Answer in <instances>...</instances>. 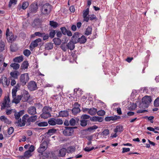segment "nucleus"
I'll return each mask as SVG.
<instances>
[{"label": "nucleus", "instance_id": "nucleus-64", "mask_svg": "<svg viewBox=\"0 0 159 159\" xmlns=\"http://www.w3.org/2000/svg\"><path fill=\"white\" fill-rule=\"evenodd\" d=\"M43 33H40L39 32H35L34 33V35H35V36H38L39 37H42V36H43Z\"/></svg>", "mask_w": 159, "mask_h": 159}, {"label": "nucleus", "instance_id": "nucleus-54", "mask_svg": "<svg viewBox=\"0 0 159 159\" xmlns=\"http://www.w3.org/2000/svg\"><path fill=\"white\" fill-rule=\"evenodd\" d=\"M2 80H3V83H5L6 85L7 86H8L10 84V80H8L6 77H4L2 79Z\"/></svg>", "mask_w": 159, "mask_h": 159}, {"label": "nucleus", "instance_id": "nucleus-17", "mask_svg": "<svg viewBox=\"0 0 159 159\" xmlns=\"http://www.w3.org/2000/svg\"><path fill=\"white\" fill-rule=\"evenodd\" d=\"M24 112V111L21 110L19 112H17L16 111L14 112V116L16 120H17L19 119L20 116H22Z\"/></svg>", "mask_w": 159, "mask_h": 159}, {"label": "nucleus", "instance_id": "nucleus-38", "mask_svg": "<svg viewBox=\"0 0 159 159\" xmlns=\"http://www.w3.org/2000/svg\"><path fill=\"white\" fill-rule=\"evenodd\" d=\"M28 63L27 61H24L21 66V68L22 69H25L27 68L28 66Z\"/></svg>", "mask_w": 159, "mask_h": 159}, {"label": "nucleus", "instance_id": "nucleus-44", "mask_svg": "<svg viewBox=\"0 0 159 159\" xmlns=\"http://www.w3.org/2000/svg\"><path fill=\"white\" fill-rule=\"evenodd\" d=\"M109 131L108 129H104L101 135L106 136L109 135Z\"/></svg>", "mask_w": 159, "mask_h": 159}, {"label": "nucleus", "instance_id": "nucleus-59", "mask_svg": "<svg viewBox=\"0 0 159 159\" xmlns=\"http://www.w3.org/2000/svg\"><path fill=\"white\" fill-rule=\"evenodd\" d=\"M5 45L3 42H0V52L2 51L4 49Z\"/></svg>", "mask_w": 159, "mask_h": 159}, {"label": "nucleus", "instance_id": "nucleus-20", "mask_svg": "<svg viewBox=\"0 0 159 159\" xmlns=\"http://www.w3.org/2000/svg\"><path fill=\"white\" fill-rule=\"evenodd\" d=\"M75 43H73L71 40L67 44L68 49H70V50H74L75 48Z\"/></svg>", "mask_w": 159, "mask_h": 159}, {"label": "nucleus", "instance_id": "nucleus-4", "mask_svg": "<svg viewBox=\"0 0 159 159\" xmlns=\"http://www.w3.org/2000/svg\"><path fill=\"white\" fill-rule=\"evenodd\" d=\"M77 127H65V129L62 131L63 134L65 136H71L72 135L74 132V129H76Z\"/></svg>", "mask_w": 159, "mask_h": 159}, {"label": "nucleus", "instance_id": "nucleus-35", "mask_svg": "<svg viewBox=\"0 0 159 159\" xmlns=\"http://www.w3.org/2000/svg\"><path fill=\"white\" fill-rule=\"evenodd\" d=\"M10 66L11 67H12L13 69L17 70L19 68L20 65L18 63H11L10 65Z\"/></svg>", "mask_w": 159, "mask_h": 159}, {"label": "nucleus", "instance_id": "nucleus-9", "mask_svg": "<svg viewBox=\"0 0 159 159\" xmlns=\"http://www.w3.org/2000/svg\"><path fill=\"white\" fill-rule=\"evenodd\" d=\"M74 107L72 109V112L73 114L75 115L80 111V109L79 107L80 105L78 103V102H75L74 104Z\"/></svg>", "mask_w": 159, "mask_h": 159}, {"label": "nucleus", "instance_id": "nucleus-28", "mask_svg": "<svg viewBox=\"0 0 159 159\" xmlns=\"http://www.w3.org/2000/svg\"><path fill=\"white\" fill-rule=\"evenodd\" d=\"M86 38L83 35L81 36H80V35L79 41V43H80V44L84 43L86 42Z\"/></svg>", "mask_w": 159, "mask_h": 159}, {"label": "nucleus", "instance_id": "nucleus-45", "mask_svg": "<svg viewBox=\"0 0 159 159\" xmlns=\"http://www.w3.org/2000/svg\"><path fill=\"white\" fill-rule=\"evenodd\" d=\"M37 125L39 126H46L48 125V123L47 122H40L37 123Z\"/></svg>", "mask_w": 159, "mask_h": 159}, {"label": "nucleus", "instance_id": "nucleus-11", "mask_svg": "<svg viewBox=\"0 0 159 159\" xmlns=\"http://www.w3.org/2000/svg\"><path fill=\"white\" fill-rule=\"evenodd\" d=\"M80 35L79 33H75L72 37L71 40L75 43H79Z\"/></svg>", "mask_w": 159, "mask_h": 159}, {"label": "nucleus", "instance_id": "nucleus-46", "mask_svg": "<svg viewBox=\"0 0 159 159\" xmlns=\"http://www.w3.org/2000/svg\"><path fill=\"white\" fill-rule=\"evenodd\" d=\"M97 113L98 115L100 116H103L105 115V112L103 110H99L98 111H97Z\"/></svg>", "mask_w": 159, "mask_h": 159}, {"label": "nucleus", "instance_id": "nucleus-25", "mask_svg": "<svg viewBox=\"0 0 159 159\" xmlns=\"http://www.w3.org/2000/svg\"><path fill=\"white\" fill-rule=\"evenodd\" d=\"M21 95H19L14 97L12 101V102L17 104L19 103L22 98Z\"/></svg>", "mask_w": 159, "mask_h": 159}, {"label": "nucleus", "instance_id": "nucleus-40", "mask_svg": "<svg viewBox=\"0 0 159 159\" xmlns=\"http://www.w3.org/2000/svg\"><path fill=\"white\" fill-rule=\"evenodd\" d=\"M92 30V28L90 27H88L86 29L85 32V34L89 35L91 34Z\"/></svg>", "mask_w": 159, "mask_h": 159}, {"label": "nucleus", "instance_id": "nucleus-52", "mask_svg": "<svg viewBox=\"0 0 159 159\" xmlns=\"http://www.w3.org/2000/svg\"><path fill=\"white\" fill-rule=\"evenodd\" d=\"M69 123L70 125L72 126H75L76 124L75 120V119L72 118L69 121Z\"/></svg>", "mask_w": 159, "mask_h": 159}, {"label": "nucleus", "instance_id": "nucleus-3", "mask_svg": "<svg viewBox=\"0 0 159 159\" xmlns=\"http://www.w3.org/2000/svg\"><path fill=\"white\" fill-rule=\"evenodd\" d=\"M52 111V108L49 106H46L44 107L42 110V113L41 115V118L47 119L51 116L50 112Z\"/></svg>", "mask_w": 159, "mask_h": 159}, {"label": "nucleus", "instance_id": "nucleus-19", "mask_svg": "<svg viewBox=\"0 0 159 159\" xmlns=\"http://www.w3.org/2000/svg\"><path fill=\"white\" fill-rule=\"evenodd\" d=\"M37 116H31L27 120V125H29L30 124V122H34L37 120Z\"/></svg>", "mask_w": 159, "mask_h": 159}, {"label": "nucleus", "instance_id": "nucleus-61", "mask_svg": "<svg viewBox=\"0 0 159 159\" xmlns=\"http://www.w3.org/2000/svg\"><path fill=\"white\" fill-rule=\"evenodd\" d=\"M17 2V0H10L9 4V6L10 7L12 4H16Z\"/></svg>", "mask_w": 159, "mask_h": 159}, {"label": "nucleus", "instance_id": "nucleus-24", "mask_svg": "<svg viewBox=\"0 0 159 159\" xmlns=\"http://www.w3.org/2000/svg\"><path fill=\"white\" fill-rule=\"evenodd\" d=\"M10 75L14 79H17L18 76L20 75L19 72L17 71H14L10 73Z\"/></svg>", "mask_w": 159, "mask_h": 159}, {"label": "nucleus", "instance_id": "nucleus-27", "mask_svg": "<svg viewBox=\"0 0 159 159\" xmlns=\"http://www.w3.org/2000/svg\"><path fill=\"white\" fill-rule=\"evenodd\" d=\"M66 148H63L60 149L59 151L58 156L64 157L66 155Z\"/></svg>", "mask_w": 159, "mask_h": 159}, {"label": "nucleus", "instance_id": "nucleus-41", "mask_svg": "<svg viewBox=\"0 0 159 159\" xmlns=\"http://www.w3.org/2000/svg\"><path fill=\"white\" fill-rule=\"evenodd\" d=\"M17 85L15 87L14 89H13L12 90V97L13 98L16 97V93L17 91Z\"/></svg>", "mask_w": 159, "mask_h": 159}, {"label": "nucleus", "instance_id": "nucleus-26", "mask_svg": "<svg viewBox=\"0 0 159 159\" xmlns=\"http://www.w3.org/2000/svg\"><path fill=\"white\" fill-rule=\"evenodd\" d=\"M97 110L94 107L89 109L88 113L91 116H94L97 113Z\"/></svg>", "mask_w": 159, "mask_h": 159}, {"label": "nucleus", "instance_id": "nucleus-53", "mask_svg": "<svg viewBox=\"0 0 159 159\" xmlns=\"http://www.w3.org/2000/svg\"><path fill=\"white\" fill-rule=\"evenodd\" d=\"M61 48L64 52H66L68 49L67 44L65 45V44H62L60 46Z\"/></svg>", "mask_w": 159, "mask_h": 159}, {"label": "nucleus", "instance_id": "nucleus-32", "mask_svg": "<svg viewBox=\"0 0 159 159\" xmlns=\"http://www.w3.org/2000/svg\"><path fill=\"white\" fill-rule=\"evenodd\" d=\"M23 60V57L22 56H20L15 57L13 59V61L16 62H20Z\"/></svg>", "mask_w": 159, "mask_h": 159}, {"label": "nucleus", "instance_id": "nucleus-56", "mask_svg": "<svg viewBox=\"0 0 159 159\" xmlns=\"http://www.w3.org/2000/svg\"><path fill=\"white\" fill-rule=\"evenodd\" d=\"M60 30L62 33L64 35H66L67 34V30L65 27H63L60 28Z\"/></svg>", "mask_w": 159, "mask_h": 159}, {"label": "nucleus", "instance_id": "nucleus-2", "mask_svg": "<svg viewBox=\"0 0 159 159\" xmlns=\"http://www.w3.org/2000/svg\"><path fill=\"white\" fill-rule=\"evenodd\" d=\"M52 9V6L49 3H46L42 6L41 13L45 16L48 15L51 12Z\"/></svg>", "mask_w": 159, "mask_h": 159}, {"label": "nucleus", "instance_id": "nucleus-23", "mask_svg": "<svg viewBox=\"0 0 159 159\" xmlns=\"http://www.w3.org/2000/svg\"><path fill=\"white\" fill-rule=\"evenodd\" d=\"M29 117V115L27 114H25L22 117V123L21 124H19V126H23L25 125L26 123L27 118Z\"/></svg>", "mask_w": 159, "mask_h": 159}, {"label": "nucleus", "instance_id": "nucleus-22", "mask_svg": "<svg viewBox=\"0 0 159 159\" xmlns=\"http://www.w3.org/2000/svg\"><path fill=\"white\" fill-rule=\"evenodd\" d=\"M59 116L62 117H66L69 115L68 111H61L59 112Z\"/></svg>", "mask_w": 159, "mask_h": 159}, {"label": "nucleus", "instance_id": "nucleus-47", "mask_svg": "<svg viewBox=\"0 0 159 159\" xmlns=\"http://www.w3.org/2000/svg\"><path fill=\"white\" fill-rule=\"evenodd\" d=\"M57 130L54 129H49L47 133L49 135H52L56 132Z\"/></svg>", "mask_w": 159, "mask_h": 159}, {"label": "nucleus", "instance_id": "nucleus-57", "mask_svg": "<svg viewBox=\"0 0 159 159\" xmlns=\"http://www.w3.org/2000/svg\"><path fill=\"white\" fill-rule=\"evenodd\" d=\"M56 30H52L49 33V36L51 38H53L55 34Z\"/></svg>", "mask_w": 159, "mask_h": 159}, {"label": "nucleus", "instance_id": "nucleus-13", "mask_svg": "<svg viewBox=\"0 0 159 159\" xmlns=\"http://www.w3.org/2000/svg\"><path fill=\"white\" fill-rule=\"evenodd\" d=\"M28 113L30 115H34L36 114V110L35 107L31 106L29 107L27 110Z\"/></svg>", "mask_w": 159, "mask_h": 159}, {"label": "nucleus", "instance_id": "nucleus-33", "mask_svg": "<svg viewBox=\"0 0 159 159\" xmlns=\"http://www.w3.org/2000/svg\"><path fill=\"white\" fill-rule=\"evenodd\" d=\"M53 41L54 42V43L56 45H60L61 43V39L58 38H55L53 39Z\"/></svg>", "mask_w": 159, "mask_h": 159}, {"label": "nucleus", "instance_id": "nucleus-39", "mask_svg": "<svg viewBox=\"0 0 159 159\" xmlns=\"http://www.w3.org/2000/svg\"><path fill=\"white\" fill-rule=\"evenodd\" d=\"M66 149L67 152H72L75 151V148L74 146H70L68 147Z\"/></svg>", "mask_w": 159, "mask_h": 159}, {"label": "nucleus", "instance_id": "nucleus-43", "mask_svg": "<svg viewBox=\"0 0 159 159\" xmlns=\"http://www.w3.org/2000/svg\"><path fill=\"white\" fill-rule=\"evenodd\" d=\"M29 3L28 2H24L22 5V8L23 10L25 9L29 6Z\"/></svg>", "mask_w": 159, "mask_h": 159}, {"label": "nucleus", "instance_id": "nucleus-62", "mask_svg": "<svg viewBox=\"0 0 159 159\" xmlns=\"http://www.w3.org/2000/svg\"><path fill=\"white\" fill-rule=\"evenodd\" d=\"M21 123L22 120L20 118L17 120H16L15 122V123L16 125L18 127H21V126H19V124H21Z\"/></svg>", "mask_w": 159, "mask_h": 159}, {"label": "nucleus", "instance_id": "nucleus-8", "mask_svg": "<svg viewBox=\"0 0 159 159\" xmlns=\"http://www.w3.org/2000/svg\"><path fill=\"white\" fill-rule=\"evenodd\" d=\"M38 9V7L37 3H34L31 4L30 6L29 13L27 14L28 16H29V13H35Z\"/></svg>", "mask_w": 159, "mask_h": 159}, {"label": "nucleus", "instance_id": "nucleus-21", "mask_svg": "<svg viewBox=\"0 0 159 159\" xmlns=\"http://www.w3.org/2000/svg\"><path fill=\"white\" fill-rule=\"evenodd\" d=\"M57 152L54 151L51 152L50 154H49V157L51 159H58L59 156L58 155H57Z\"/></svg>", "mask_w": 159, "mask_h": 159}, {"label": "nucleus", "instance_id": "nucleus-58", "mask_svg": "<svg viewBox=\"0 0 159 159\" xmlns=\"http://www.w3.org/2000/svg\"><path fill=\"white\" fill-rule=\"evenodd\" d=\"M154 105L155 107H159V97L157 98L155 100Z\"/></svg>", "mask_w": 159, "mask_h": 159}, {"label": "nucleus", "instance_id": "nucleus-42", "mask_svg": "<svg viewBox=\"0 0 159 159\" xmlns=\"http://www.w3.org/2000/svg\"><path fill=\"white\" fill-rule=\"evenodd\" d=\"M80 125L82 127H84L87 125L88 120L80 119Z\"/></svg>", "mask_w": 159, "mask_h": 159}, {"label": "nucleus", "instance_id": "nucleus-14", "mask_svg": "<svg viewBox=\"0 0 159 159\" xmlns=\"http://www.w3.org/2000/svg\"><path fill=\"white\" fill-rule=\"evenodd\" d=\"M49 154H50V152L46 151L41 153H39V156L40 159H45L48 157Z\"/></svg>", "mask_w": 159, "mask_h": 159}, {"label": "nucleus", "instance_id": "nucleus-7", "mask_svg": "<svg viewBox=\"0 0 159 159\" xmlns=\"http://www.w3.org/2000/svg\"><path fill=\"white\" fill-rule=\"evenodd\" d=\"M47 141H44L41 143L38 149V152L39 153H41L44 152L47 148Z\"/></svg>", "mask_w": 159, "mask_h": 159}, {"label": "nucleus", "instance_id": "nucleus-48", "mask_svg": "<svg viewBox=\"0 0 159 159\" xmlns=\"http://www.w3.org/2000/svg\"><path fill=\"white\" fill-rule=\"evenodd\" d=\"M23 53L25 56L28 57L30 54L31 52L28 49H25Z\"/></svg>", "mask_w": 159, "mask_h": 159}, {"label": "nucleus", "instance_id": "nucleus-29", "mask_svg": "<svg viewBox=\"0 0 159 159\" xmlns=\"http://www.w3.org/2000/svg\"><path fill=\"white\" fill-rule=\"evenodd\" d=\"M118 117H120V116H107L105 118V120L106 121H110L111 120H115L118 119Z\"/></svg>", "mask_w": 159, "mask_h": 159}, {"label": "nucleus", "instance_id": "nucleus-37", "mask_svg": "<svg viewBox=\"0 0 159 159\" xmlns=\"http://www.w3.org/2000/svg\"><path fill=\"white\" fill-rule=\"evenodd\" d=\"M49 25L54 28H57L58 26V24L57 22L52 20L50 21Z\"/></svg>", "mask_w": 159, "mask_h": 159}, {"label": "nucleus", "instance_id": "nucleus-12", "mask_svg": "<svg viewBox=\"0 0 159 159\" xmlns=\"http://www.w3.org/2000/svg\"><path fill=\"white\" fill-rule=\"evenodd\" d=\"M41 41L42 40L40 38H39L32 41L30 46V49H31V48H34L37 47L38 46L39 43L41 42Z\"/></svg>", "mask_w": 159, "mask_h": 159}, {"label": "nucleus", "instance_id": "nucleus-30", "mask_svg": "<svg viewBox=\"0 0 159 159\" xmlns=\"http://www.w3.org/2000/svg\"><path fill=\"white\" fill-rule=\"evenodd\" d=\"M123 130V127L122 125H119L116 126V128L114 129V131L115 133L118 132H121Z\"/></svg>", "mask_w": 159, "mask_h": 159}, {"label": "nucleus", "instance_id": "nucleus-51", "mask_svg": "<svg viewBox=\"0 0 159 159\" xmlns=\"http://www.w3.org/2000/svg\"><path fill=\"white\" fill-rule=\"evenodd\" d=\"M56 125V124L58 125H62L63 123V121L61 119H60L55 118Z\"/></svg>", "mask_w": 159, "mask_h": 159}, {"label": "nucleus", "instance_id": "nucleus-60", "mask_svg": "<svg viewBox=\"0 0 159 159\" xmlns=\"http://www.w3.org/2000/svg\"><path fill=\"white\" fill-rule=\"evenodd\" d=\"M98 128V127L96 125H94L88 128V130L89 131H91L93 130L97 129Z\"/></svg>", "mask_w": 159, "mask_h": 159}, {"label": "nucleus", "instance_id": "nucleus-49", "mask_svg": "<svg viewBox=\"0 0 159 159\" xmlns=\"http://www.w3.org/2000/svg\"><path fill=\"white\" fill-rule=\"evenodd\" d=\"M90 116L87 115H82L80 117V119H82L84 120H86L87 119H88L90 118Z\"/></svg>", "mask_w": 159, "mask_h": 159}, {"label": "nucleus", "instance_id": "nucleus-5", "mask_svg": "<svg viewBox=\"0 0 159 159\" xmlns=\"http://www.w3.org/2000/svg\"><path fill=\"white\" fill-rule=\"evenodd\" d=\"M1 106V110L4 109L5 107H10V99L8 96H5Z\"/></svg>", "mask_w": 159, "mask_h": 159}, {"label": "nucleus", "instance_id": "nucleus-10", "mask_svg": "<svg viewBox=\"0 0 159 159\" xmlns=\"http://www.w3.org/2000/svg\"><path fill=\"white\" fill-rule=\"evenodd\" d=\"M28 89L31 91H33L36 90L37 87L36 83L33 81L30 82L28 85Z\"/></svg>", "mask_w": 159, "mask_h": 159}, {"label": "nucleus", "instance_id": "nucleus-36", "mask_svg": "<svg viewBox=\"0 0 159 159\" xmlns=\"http://www.w3.org/2000/svg\"><path fill=\"white\" fill-rule=\"evenodd\" d=\"M48 123L51 125H56L55 118H52L48 120Z\"/></svg>", "mask_w": 159, "mask_h": 159}, {"label": "nucleus", "instance_id": "nucleus-31", "mask_svg": "<svg viewBox=\"0 0 159 159\" xmlns=\"http://www.w3.org/2000/svg\"><path fill=\"white\" fill-rule=\"evenodd\" d=\"M0 120L2 121H3L5 123L10 124L11 123V122L9 121L8 119L4 116H2L0 117Z\"/></svg>", "mask_w": 159, "mask_h": 159}, {"label": "nucleus", "instance_id": "nucleus-34", "mask_svg": "<svg viewBox=\"0 0 159 159\" xmlns=\"http://www.w3.org/2000/svg\"><path fill=\"white\" fill-rule=\"evenodd\" d=\"M53 48V44L52 43H48L45 45V49L46 50H49L52 49Z\"/></svg>", "mask_w": 159, "mask_h": 159}, {"label": "nucleus", "instance_id": "nucleus-15", "mask_svg": "<svg viewBox=\"0 0 159 159\" xmlns=\"http://www.w3.org/2000/svg\"><path fill=\"white\" fill-rule=\"evenodd\" d=\"M90 120L93 122H101L103 121V118L98 116H93L90 118Z\"/></svg>", "mask_w": 159, "mask_h": 159}, {"label": "nucleus", "instance_id": "nucleus-55", "mask_svg": "<svg viewBox=\"0 0 159 159\" xmlns=\"http://www.w3.org/2000/svg\"><path fill=\"white\" fill-rule=\"evenodd\" d=\"M15 111V110L14 109H6V113L7 115H9L11 114L12 112L14 113V112Z\"/></svg>", "mask_w": 159, "mask_h": 159}, {"label": "nucleus", "instance_id": "nucleus-63", "mask_svg": "<svg viewBox=\"0 0 159 159\" xmlns=\"http://www.w3.org/2000/svg\"><path fill=\"white\" fill-rule=\"evenodd\" d=\"M14 131V128L12 127H10L8 129L7 132L9 135L11 134Z\"/></svg>", "mask_w": 159, "mask_h": 159}, {"label": "nucleus", "instance_id": "nucleus-50", "mask_svg": "<svg viewBox=\"0 0 159 159\" xmlns=\"http://www.w3.org/2000/svg\"><path fill=\"white\" fill-rule=\"evenodd\" d=\"M31 152L29 150L26 151L24 154V156L26 157H29L31 156Z\"/></svg>", "mask_w": 159, "mask_h": 159}, {"label": "nucleus", "instance_id": "nucleus-1", "mask_svg": "<svg viewBox=\"0 0 159 159\" xmlns=\"http://www.w3.org/2000/svg\"><path fill=\"white\" fill-rule=\"evenodd\" d=\"M152 101L151 97L150 96H145L142 99V102L140 103L139 107L144 108H147Z\"/></svg>", "mask_w": 159, "mask_h": 159}, {"label": "nucleus", "instance_id": "nucleus-16", "mask_svg": "<svg viewBox=\"0 0 159 159\" xmlns=\"http://www.w3.org/2000/svg\"><path fill=\"white\" fill-rule=\"evenodd\" d=\"M6 36L7 40L9 42H11L16 39V36H14L11 33H9V34Z\"/></svg>", "mask_w": 159, "mask_h": 159}, {"label": "nucleus", "instance_id": "nucleus-18", "mask_svg": "<svg viewBox=\"0 0 159 159\" xmlns=\"http://www.w3.org/2000/svg\"><path fill=\"white\" fill-rule=\"evenodd\" d=\"M83 17L84 18V20L88 22L89 20V18L88 16H87V15L89 13V9L87 8L85 10L83 11Z\"/></svg>", "mask_w": 159, "mask_h": 159}, {"label": "nucleus", "instance_id": "nucleus-6", "mask_svg": "<svg viewBox=\"0 0 159 159\" xmlns=\"http://www.w3.org/2000/svg\"><path fill=\"white\" fill-rule=\"evenodd\" d=\"M29 79V75L28 73L21 74L20 77V81L21 84L24 85H25L28 82Z\"/></svg>", "mask_w": 159, "mask_h": 159}]
</instances>
